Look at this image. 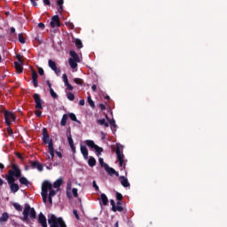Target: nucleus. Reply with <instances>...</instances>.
Listing matches in <instances>:
<instances>
[{"label":"nucleus","mask_w":227,"mask_h":227,"mask_svg":"<svg viewBox=\"0 0 227 227\" xmlns=\"http://www.w3.org/2000/svg\"><path fill=\"white\" fill-rule=\"evenodd\" d=\"M20 176H22V170H20L19 165L12 164V169H10L8 171V174L5 175V180L7 181V184L10 185V190L13 193L19 192V189H20L19 184L15 183V178H20Z\"/></svg>","instance_id":"f257e3e1"},{"label":"nucleus","mask_w":227,"mask_h":227,"mask_svg":"<svg viewBox=\"0 0 227 227\" xmlns=\"http://www.w3.org/2000/svg\"><path fill=\"white\" fill-rule=\"evenodd\" d=\"M29 217L30 219H36V211L34 207H31L29 204H25L22 221L27 223V221H29Z\"/></svg>","instance_id":"f03ea898"},{"label":"nucleus","mask_w":227,"mask_h":227,"mask_svg":"<svg viewBox=\"0 0 227 227\" xmlns=\"http://www.w3.org/2000/svg\"><path fill=\"white\" fill-rule=\"evenodd\" d=\"M50 227H67L65 220L61 217H57L56 215H51L48 218Z\"/></svg>","instance_id":"7ed1b4c3"},{"label":"nucleus","mask_w":227,"mask_h":227,"mask_svg":"<svg viewBox=\"0 0 227 227\" xmlns=\"http://www.w3.org/2000/svg\"><path fill=\"white\" fill-rule=\"evenodd\" d=\"M120 148H121V145L120 144H116V149H115V153L119 161V166L120 168H125L126 164H125V155H123V153H121V151L120 150Z\"/></svg>","instance_id":"20e7f679"},{"label":"nucleus","mask_w":227,"mask_h":227,"mask_svg":"<svg viewBox=\"0 0 227 227\" xmlns=\"http://www.w3.org/2000/svg\"><path fill=\"white\" fill-rule=\"evenodd\" d=\"M84 145L89 146V148H93L96 151L98 157L104 152V148L97 145L93 140H85Z\"/></svg>","instance_id":"39448f33"},{"label":"nucleus","mask_w":227,"mask_h":227,"mask_svg":"<svg viewBox=\"0 0 227 227\" xmlns=\"http://www.w3.org/2000/svg\"><path fill=\"white\" fill-rule=\"evenodd\" d=\"M2 113H4V120H5V123L6 125H8V127H10L12 125V120L15 121V114H13V113L4 110H2Z\"/></svg>","instance_id":"423d86ee"},{"label":"nucleus","mask_w":227,"mask_h":227,"mask_svg":"<svg viewBox=\"0 0 227 227\" xmlns=\"http://www.w3.org/2000/svg\"><path fill=\"white\" fill-rule=\"evenodd\" d=\"M43 142L44 145H48V146H50L51 143H52V139H51L49 131H47L45 128L43 129Z\"/></svg>","instance_id":"0eeeda50"},{"label":"nucleus","mask_w":227,"mask_h":227,"mask_svg":"<svg viewBox=\"0 0 227 227\" xmlns=\"http://www.w3.org/2000/svg\"><path fill=\"white\" fill-rule=\"evenodd\" d=\"M51 27H61V21L59 15H54L50 22Z\"/></svg>","instance_id":"6e6552de"},{"label":"nucleus","mask_w":227,"mask_h":227,"mask_svg":"<svg viewBox=\"0 0 227 227\" xmlns=\"http://www.w3.org/2000/svg\"><path fill=\"white\" fill-rule=\"evenodd\" d=\"M52 189V184L49 181L43 182L42 184V193L49 194V191Z\"/></svg>","instance_id":"1a4fd4ad"},{"label":"nucleus","mask_w":227,"mask_h":227,"mask_svg":"<svg viewBox=\"0 0 227 227\" xmlns=\"http://www.w3.org/2000/svg\"><path fill=\"white\" fill-rule=\"evenodd\" d=\"M29 164H30V168H32V169H37L40 172L43 171V165L42 163H40V161H38V160L29 161Z\"/></svg>","instance_id":"9d476101"},{"label":"nucleus","mask_w":227,"mask_h":227,"mask_svg":"<svg viewBox=\"0 0 227 227\" xmlns=\"http://www.w3.org/2000/svg\"><path fill=\"white\" fill-rule=\"evenodd\" d=\"M34 100L35 102V109H43V106H42V98L40 97V94H34L33 96Z\"/></svg>","instance_id":"9b49d317"},{"label":"nucleus","mask_w":227,"mask_h":227,"mask_svg":"<svg viewBox=\"0 0 227 227\" xmlns=\"http://www.w3.org/2000/svg\"><path fill=\"white\" fill-rule=\"evenodd\" d=\"M32 68V84L34 85V88H38V74L35 69Z\"/></svg>","instance_id":"f8f14e48"},{"label":"nucleus","mask_w":227,"mask_h":227,"mask_svg":"<svg viewBox=\"0 0 227 227\" xmlns=\"http://www.w3.org/2000/svg\"><path fill=\"white\" fill-rule=\"evenodd\" d=\"M106 168L105 171H106V173L110 176H113V175L116 176H120V173H118V171H115L114 168L109 167V165H105Z\"/></svg>","instance_id":"ddd939ff"},{"label":"nucleus","mask_w":227,"mask_h":227,"mask_svg":"<svg viewBox=\"0 0 227 227\" xmlns=\"http://www.w3.org/2000/svg\"><path fill=\"white\" fill-rule=\"evenodd\" d=\"M80 151H81V153L83 156V159L85 160H88V155H89L88 147H86V145H80Z\"/></svg>","instance_id":"4468645a"},{"label":"nucleus","mask_w":227,"mask_h":227,"mask_svg":"<svg viewBox=\"0 0 227 227\" xmlns=\"http://www.w3.org/2000/svg\"><path fill=\"white\" fill-rule=\"evenodd\" d=\"M119 180L122 187H130V183H129V179H127V177L121 176H119Z\"/></svg>","instance_id":"2eb2a0df"},{"label":"nucleus","mask_w":227,"mask_h":227,"mask_svg":"<svg viewBox=\"0 0 227 227\" xmlns=\"http://www.w3.org/2000/svg\"><path fill=\"white\" fill-rule=\"evenodd\" d=\"M38 223L41 226L47 224V218L44 216L43 213H40L38 215Z\"/></svg>","instance_id":"dca6fc26"},{"label":"nucleus","mask_w":227,"mask_h":227,"mask_svg":"<svg viewBox=\"0 0 227 227\" xmlns=\"http://www.w3.org/2000/svg\"><path fill=\"white\" fill-rule=\"evenodd\" d=\"M99 200L104 207H107V205H109V199L106 193H101Z\"/></svg>","instance_id":"f3484780"},{"label":"nucleus","mask_w":227,"mask_h":227,"mask_svg":"<svg viewBox=\"0 0 227 227\" xmlns=\"http://www.w3.org/2000/svg\"><path fill=\"white\" fill-rule=\"evenodd\" d=\"M49 148V153L51 155V157H48V159H50L51 160H54V143L51 142L50 145H48Z\"/></svg>","instance_id":"a211bd4d"},{"label":"nucleus","mask_w":227,"mask_h":227,"mask_svg":"<svg viewBox=\"0 0 227 227\" xmlns=\"http://www.w3.org/2000/svg\"><path fill=\"white\" fill-rule=\"evenodd\" d=\"M22 65L23 63L14 62V67L19 74H22V72H24V67H22Z\"/></svg>","instance_id":"6ab92c4d"},{"label":"nucleus","mask_w":227,"mask_h":227,"mask_svg":"<svg viewBox=\"0 0 227 227\" xmlns=\"http://www.w3.org/2000/svg\"><path fill=\"white\" fill-rule=\"evenodd\" d=\"M63 185V177H59L53 183L54 189H59Z\"/></svg>","instance_id":"aec40b11"},{"label":"nucleus","mask_w":227,"mask_h":227,"mask_svg":"<svg viewBox=\"0 0 227 227\" xmlns=\"http://www.w3.org/2000/svg\"><path fill=\"white\" fill-rule=\"evenodd\" d=\"M81 60H74L73 59H69L68 63L71 68H77V63H80Z\"/></svg>","instance_id":"412c9836"},{"label":"nucleus","mask_w":227,"mask_h":227,"mask_svg":"<svg viewBox=\"0 0 227 227\" xmlns=\"http://www.w3.org/2000/svg\"><path fill=\"white\" fill-rule=\"evenodd\" d=\"M88 164L90 168H94V166H97V160L93 156H90Z\"/></svg>","instance_id":"4be33fe9"},{"label":"nucleus","mask_w":227,"mask_h":227,"mask_svg":"<svg viewBox=\"0 0 227 227\" xmlns=\"http://www.w3.org/2000/svg\"><path fill=\"white\" fill-rule=\"evenodd\" d=\"M18 178H20L19 182H20V184H21V185H26L27 187V185H29V181L27 180V178H26L24 176H22V177L20 176Z\"/></svg>","instance_id":"5701e85b"},{"label":"nucleus","mask_w":227,"mask_h":227,"mask_svg":"<svg viewBox=\"0 0 227 227\" xmlns=\"http://www.w3.org/2000/svg\"><path fill=\"white\" fill-rule=\"evenodd\" d=\"M67 121H68V114H65L60 121L61 127H65L67 125Z\"/></svg>","instance_id":"b1692460"},{"label":"nucleus","mask_w":227,"mask_h":227,"mask_svg":"<svg viewBox=\"0 0 227 227\" xmlns=\"http://www.w3.org/2000/svg\"><path fill=\"white\" fill-rule=\"evenodd\" d=\"M69 54L71 56L70 59H74L75 61H81V59H79V55H77L75 51H71Z\"/></svg>","instance_id":"393cba45"},{"label":"nucleus","mask_w":227,"mask_h":227,"mask_svg":"<svg viewBox=\"0 0 227 227\" xmlns=\"http://www.w3.org/2000/svg\"><path fill=\"white\" fill-rule=\"evenodd\" d=\"M10 219V215L8 213L4 212L2 214V216L0 217V223H6Z\"/></svg>","instance_id":"a878e982"},{"label":"nucleus","mask_w":227,"mask_h":227,"mask_svg":"<svg viewBox=\"0 0 227 227\" xmlns=\"http://www.w3.org/2000/svg\"><path fill=\"white\" fill-rule=\"evenodd\" d=\"M67 116H69V118H70V120H71L72 121H76V123H81V121H80L79 120H77V116H75V114L71 113V114H69V115H67Z\"/></svg>","instance_id":"bb28decb"},{"label":"nucleus","mask_w":227,"mask_h":227,"mask_svg":"<svg viewBox=\"0 0 227 227\" xmlns=\"http://www.w3.org/2000/svg\"><path fill=\"white\" fill-rule=\"evenodd\" d=\"M48 65H49L50 68H51V70H56V68L58 67L56 66V62H54L52 59H50L48 61Z\"/></svg>","instance_id":"cd10ccee"},{"label":"nucleus","mask_w":227,"mask_h":227,"mask_svg":"<svg viewBox=\"0 0 227 227\" xmlns=\"http://www.w3.org/2000/svg\"><path fill=\"white\" fill-rule=\"evenodd\" d=\"M98 125H104L105 127H109V122L106 121V119L98 120Z\"/></svg>","instance_id":"c85d7f7f"},{"label":"nucleus","mask_w":227,"mask_h":227,"mask_svg":"<svg viewBox=\"0 0 227 227\" xmlns=\"http://www.w3.org/2000/svg\"><path fill=\"white\" fill-rule=\"evenodd\" d=\"M65 3V0H59L57 1L58 6H59V12L61 13L63 12V4Z\"/></svg>","instance_id":"c756f323"},{"label":"nucleus","mask_w":227,"mask_h":227,"mask_svg":"<svg viewBox=\"0 0 227 227\" xmlns=\"http://www.w3.org/2000/svg\"><path fill=\"white\" fill-rule=\"evenodd\" d=\"M12 207H14L15 210L18 212H22V206H20V204L14 202L12 203Z\"/></svg>","instance_id":"7c9ffc66"},{"label":"nucleus","mask_w":227,"mask_h":227,"mask_svg":"<svg viewBox=\"0 0 227 227\" xmlns=\"http://www.w3.org/2000/svg\"><path fill=\"white\" fill-rule=\"evenodd\" d=\"M74 44L77 49H82V41H81L80 39H75Z\"/></svg>","instance_id":"2f4dec72"},{"label":"nucleus","mask_w":227,"mask_h":227,"mask_svg":"<svg viewBox=\"0 0 227 227\" xmlns=\"http://www.w3.org/2000/svg\"><path fill=\"white\" fill-rule=\"evenodd\" d=\"M88 104L90 106L92 109H95V102L93 99H91V96H89L88 98Z\"/></svg>","instance_id":"473e14b6"},{"label":"nucleus","mask_w":227,"mask_h":227,"mask_svg":"<svg viewBox=\"0 0 227 227\" xmlns=\"http://www.w3.org/2000/svg\"><path fill=\"white\" fill-rule=\"evenodd\" d=\"M18 38H19L20 43H26V39L24 38V35L22 34H19Z\"/></svg>","instance_id":"72a5a7b5"},{"label":"nucleus","mask_w":227,"mask_h":227,"mask_svg":"<svg viewBox=\"0 0 227 227\" xmlns=\"http://www.w3.org/2000/svg\"><path fill=\"white\" fill-rule=\"evenodd\" d=\"M74 82H75V84H78L79 86H82L83 84L82 79L81 78H74Z\"/></svg>","instance_id":"f704fd0d"},{"label":"nucleus","mask_w":227,"mask_h":227,"mask_svg":"<svg viewBox=\"0 0 227 227\" xmlns=\"http://www.w3.org/2000/svg\"><path fill=\"white\" fill-rule=\"evenodd\" d=\"M98 162H99L101 168H104V169H106V166H108L107 163L104 162V159L103 158H99L98 159Z\"/></svg>","instance_id":"c9c22d12"},{"label":"nucleus","mask_w":227,"mask_h":227,"mask_svg":"<svg viewBox=\"0 0 227 227\" xmlns=\"http://www.w3.org/2000/svg\"><path fill=\"white\" fill-rule=\"evenodd\" d=\"M110 204L112 206V211L116 212V202H114V200H110Z\"/></svg>","instance_id":"e433bc0d"},{"label":"nucleus","mask_w":227,"mask_h":227,"mask_svg":"<svg viewBox=\"0 0 227 227\" xmlns=\"http://www.w3.org/2000/svg\"><path fill=\"white\" fill-rule=\"evenodd\" d=\"M106 120H108L110 125H112V127H116V121H114V119L111 120L109 119V117L107 115H106Z\"/></svg>","instance_id":"4c0bfd02"},{"label":"nucleus","mask_w":227,"mask_h":227,"mask_svg":"<svg viewBox=\"0 0 227 227\" xmlns=\"http://www.w3.org/2000/svg\"><path fill=\"white\" fill-rule=\"evenodd\" d=\"M67 98H68V100H70L71 102H73V100H75V96L74 95V93L68 92V93H67Z\"/></svg>","instance_id":"58836bf2"},{"label":"nucleus","mask_w":227,"mask_h":227,"mask_svg":"<svg viewBox=\"0 0 227 227\" xmlns=\"http://www.w3.org/2000/svg\"><path fill=\"white\" fill-rule=\"evenodd\" d=\"M50 94H51V97H52V98H58V94L54 91L53 89L50 90Z\"/></svg>","instance_id":"ea45409f"},{"label":"nucleus","mask_w":227,"mask_h":227,"mask_svg":"<svg viewBox=\"0 0 227 227\" xmlns=\"http://www.w3.org/2000/svg\"><path fill=\"white\" fill-rule=\"evenodd\" d=\"M41 196L43 198V203H47V196H49V193H42L41 192Z\"/></svg>","instance_id":"a19ab883"},{"label":"nucleus","mask_w":227,"mask_h":227,"mask_svg":"<svg viewBox=\"0 0 227 227\" xmlns=\"http://www.w3.org/2000/svg\"><path fill=\"white\" fill-rule=\"evenodd\" d=\"M62 79H63V81H64V84H65V85L69 83V82H68V76L67 75V74H64L62 75Z\"/></svg>","instance_id":"79ce46f5"},{"label":"nucleus","mask_w":227,"mask_h":227,"mask_svg":"<svg viewBox=\"0 0 227 227\" xmlns=\"http://www.w3.org/2000/svg\"><path fill=\"white\" fill-rule=\"evenodd\" d=\"M116 200H117V201H121V200H123V195H121V193H120V192H117Z\"/></svg>","instance_id":"37998d69"},{"label":"nucleus","mask_w":227,"mask_h":227,"mask_svg":"<svg viewBox=\"0 0 227 227\" xmlns=\"http://www.w3.org/2000/svg\"><path fill=\"white\" fill-rule=\"evenodd\" d=\"M66 136L67 137V139H68L69 137H72V129H71L70 128H68V129H67Z\"/></svg>","instance_id":"c03bdc74"},{"label":"nucleus","mask_w":227,"mask_h":227,"mask_svg":"<svg viewBox=\"0 0 227 227\" xmlns=\"http://www.w3.org/2000/svg\"><path fill=\"white\" fill-rule=\"evenodd\" d=\"M73 214H74L75 219H77V221H79V219H81V217L79 216V214L77 213V210L74 209Z\"/></svg>","instance_id":"a18cd8bd"},{"label":"nucleus","mask_w":227,"mask_h":227,"mask_svg":"<svg viewBox=\"0 0 227 227\" xmlns=\"http://www.w3.org/2000/svg\"><path fill=\"white\" fill-rule=\"evenodd\" d=\"M56 194V191H54L52 188L50 190L49 197L54 198V195Z\"/></svg>","instance_id":"49530a36"},{"label":"nucleus","mask_w":227,"mask_h":227,"mask_svg":"<svg viewBox=\"0 0 227 227\" xmlns=\"http://www.w3.org/2000/svg\"><path fill=\"white\" fill-rule=\"evenodd\" d=\"M77 188H73V190H72V192H73V196L74 197V198H77V196H79V194L77 193Z\"/></svg>","instance_id":"de8ad7c7"},{"label":"nucleus","mask_w":227,"mask_h":227,"mask_svg":"<svg viewBox=\"0 0 227 227\" xmlns=\"http://www.w3.org/2000/svg\"><path fill=\"white\" fill-rule=\"evenodd\" d=\"M115 212H123V207L121 206H115Z\"/></svg>","instance_id":"09e8293b"},{"label":"nucleus","mask_w":227,"mask_h":227,"mask_svg":"<svg viewBox=\"0 0 227 227\" xmlns=\"http://www.w3.org/2000/svg\"><path fill=\"white\" fill-rule=\"evenodd\" d=\"M67 90H69V91H73L74 90V86H72V84L69 83H66V85Z\"/></svg>","instance_id":"8fccbe9b"},{"label":"nucleus","mask_w":227,"mask_h":227,"mask_svg":"<svg viewBox=\"0 0 227 227\" xmlns=\"http://www.w3.org/2000/svg\"><path fill=\"white\" fill-rule=\"evenodd\" d=\"M67 141H68V144H69V146H74V139L72 137H68L67 138Z\"/></svg>","instance_id":"3c124183"},{"label":"nucleus","mask_w":227,"mask_h":227,"mask_svg":"<svg viewBox=\"0 0 227 227\" xmlns=\"http://www.w3.org/2000/svg\"><path fill=\"white\" fill-rule=\"evenodd\" d=\"M38 74H39V75H44L45 71H43V68L38 67Z\"/></svg>","instance_id":"603ef678"},{"label":"nucleus","mask_w":227,"mask_h":227,"mask_svg":"<svg viewBox=\"0 0 227 227\" xmlns=\"http://www.w3.org/2000/svg\"><path fill=\"white\" fill-rule=\"evenodd\" d=\"M16 58H17L19 63H24V60H22V56H20V54H18V55L16 56Z\"/></svg>","instance_id":"864d4df0"},{"label":"nucleus","mask_w":227,"mask_h":227,"mask_svg":"<svg viewBox=\"0 0 227 227\" xmlns=\"http://www.w3.org/2000/svg\"><path fill=\"white\" fill-rule=\"evenodd\" d=\"M43 3L45 6H51V0H43Z\"/></svg>","instance_id":"5fc2aeb1"},{"label":"nucleus","mask_w":227,"mask_h":227,"mask_svg":"<svg viewBox=\"0 0 227 227\" xmlns=\"http://www.w3.org/2000/svg\"><path fill=\"white\" fill-rule=\"evenodd\" d=\"M7 132L9 134V136H13V129H12V128H7Z\"/></svg>","instance_id":"6e6d98bb"},{"label":"nucleus","mask_w":227,"mask_h":227,"mask_svg":"<svg viewBox=\"0 0 227 227\" xmlns=\"http://www.w3.org/2000/svg\"><path fill=\"white\" fill-rule=\"evenodd\" d=\"M37 27H39L40 29H45V24L38 23Z\"/></svg>","instance_id":"4d7b16f0"},{"label":"nucleus","mask_w":227,"mask_h":227,"mask_svg":"<svg viewBox=\"0 0 227 227\" xmlns=\"http://www.w3.org/2000/svg\"><path fill=\"white\" fill-rule=\"evenodd\" d=\"M53 72H55V74H57V75H59V74H61V69L56 67V69H53Z\"/></svg>","instance_id":"13d9d810"},{"label":"nucleus","mask_w":227,"mask_h":227,"mask_svg":"<svg viewBox=\"0 0 227 227\" xmlns=\"http://www.w3.org/2000/svg\"><path fill=\"white\" fill-rule=\"evenodd\" d=\"M35 116H37V118H40L42 116V111L40 110L35 111Z\"/></svg>","instance_id":"bf43d9fd"},{"label":"nucleus","mask_w":227,"mask_h":227,"mask_svg":"<svg viewBox=\"0 0 227 227\" xmlns=\"http://www.w3.org/2000/svg\"><path fill=\"white\" fill-rule=\"evenodd\" d=\"M92 185L96 191H98V185H97V182L93 181Z\"/></svg>","instance_id":"052dcab7"},{"label":"nucleus","mask_w":227,"mask_h":227,"mask_svg":"<svg viewBox=\"0 0 227 227\" xmlns=\"http://www.w3.org/2000/svg\"><path fill=\"white\" fill-rule=\"evenodd\" d=\"M99 107H100L101 111H106V105L99 104Z\"/></svg>","instance_id":"680f3d73"},{"label":"nucleus","mask_w":227,"mask_h":227,"mask_svg":"<svg viewBox=\"0 0 227 227\" xmlns=\"http://www.w3.org/2000/svg\"><path fill=\"white\" fill-rule=\"evenodd\" d=\"M46 82L49 87V90H52V83H51V81L48 80Z\"/></svg>","instance_id":"e2e57ef3"},{"label":"nucleus","mask_w":227,"mask_h":227,"mask_svg":"<svg viewBox=\"0 0 227 227\" xmlns=\"http://www.w3.org/2000/svg\"><path fill=\"white\" fill-rule=\"evenodd\" d=\"M56 155H58L59 157V159L63 158V154L61 153V152H56Z\"/></svg>","instance_id":"0e129e2a"},{"label":"nucleus","mask_w":227,"mask_h":227,"mask_svg":"<svg viewBox=\"0 0 227 227\" xmlns=\"http://www.w3.org/2000/svg\"><path fill=\"white\" fill-rule=\"evenodd\" d=\"M30 3L33 6H37L36 1L35 0H30Z\"/></svg>","instance_id":"69168bd1"},{"label":"nucleus","mask_w":227,"mask_h":227,"mask_svg":"<svg viewBox=\"0 0 227 227\" xmlns=\"http://www.w3.org/2000/svg\"><path fill=\"white\" fill-rule=\"evenodd\" d=\"M79 104L81 106H84V104H86V101H84V99H80Z\"/></svg>","instance_id":"338daca9"},{"label":"nucleus","mask_w":227,"mask_h":227,"mask_svg":"<svg viewBox=\"0 0 227 227\" xmlns=\"http://www.w3.org/2000/svg\"><path fill=\"white\" fill-rule=\"evenodd\" d=\"M91 90H92V91H97V85L93 84L91 86Z\"/></svg>","instance_id":"774afa93"}]
</instances>
